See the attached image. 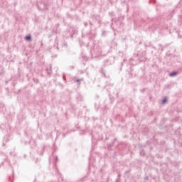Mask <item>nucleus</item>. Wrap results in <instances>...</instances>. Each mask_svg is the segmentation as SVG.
I'll list each match as a JSON object with an SVG mask.
<instances>
[{
    "label": "nucleus",
    "instance_id": "nucleus-1",
    "mask_svg": "<svg viewBox=\"0 0 182 182\" xmlns=\"http://www.w3.org/2000/svg\"><path fill=\"white\" fill-rule=\"evenodd\" d=\"M99 73L102 75V77H104V79H109L110 76L106 75V70H105V68H100Z\"/></svg>",
    "mask_w": 182,
    "mask_h": 182
},
{
    "label": "nucleus",
    "instance_id": "nucleus-2",
    "mask_svg": "<svg viewBox=\"0 0 182 182\" xmlns=\"http://www.w3.org/2000/svg\"><path fill=\"white\" fill-rule=\"evenodd\" d=\"M116 141H117V138H114L113 140L111 141V143L107 144V150H109V151H112V147H113L114 146V143H116Z\"/></svg>",
    "mask_w": 182,
    "mask_h": 182
},
{
    "label": "nucleus",
    "instance_id": "nucleus-3",
    "mask_svg": "<svg viewBox=\"0 0 182 182\" xmlns=\"http://www.w3.org/2000/svg\"><path fill=\"white\" fill-rule=\"evenodd\" d=\"M24 39H25L26 41H27V42H31V41H32V36H31V35H27V36L24 38Z\"/></svg>",
    "mask_w": 182,
    "mask_h": 182
},
{
    "label": "nucleus",
    "instance_id": "nucleus-4",
    "mask_svg": "<svg viewBox=\"0 0 182 182\" xmlns=\"http://www.w3.org/2000/svg\"><path fill=\"white\" fill-rule=\"evenodd\" d=\"M177 75H178V72L173 71L170 73L169 76H171V77H174V76H177Z\"/></svg>",
    "mask_w": 182,
    "mask_h": 182
},
{
    "label": "nucleus",
    "instance_id": "nucleus-5",
    "mask_svg": "<svg viewBox=\"0 0 182 182\" xmlns=\"http://www.w3.org/2000/svg\"><path fill=\"white\" fill-rule=\"evenodd\" d=\"M168 101L167 100V97H164L162 99V105H166Z\"/></svg>",
    "mask_w": 182,
    "mask_h": 182
},
{
    "label": "nucleus",
    "instance_id": "nucleus-6",
    "mask_svg": "<svg viewBox=\"0 0 182 182\" xmlns=\"http://www.w3.org/2000/svg\"><path fill=\"white\" fill-rule=\"evenodd\" d=\"M43 153H45V149L42 148L40 151V156H43Z\"/></svg>",
    "mask_w": 182,
    "mask_h": 182
},
{
    "label": "nucleus",
    "instance_id": "nucleus-7",
    "mask_svg": "<svg viewBox=\"0 0 182 182\" xmlns=\"http://www.w3.org/2000/svg\"><path fill=\"white\" fill-rule=\"evenodd\" d=\"M82 80H83V78L77 79L76 82L77 85H80V82H82Z\"/></svg>",
    "mask_w": 182,
    "mask_h": 182
},
{
    "label": "nucleus",
    "instance_id": "nucleus-8",
    "mask_svg": "<svg viewBox=\"0 0 182 182\" xmlns=\"http://www.w3.org/2000/svg\"><path fill=\"white\" fill-rule=\"evenodd\" d=\"M109 15L111 17H113V16H114V11H109Z\"/></svg>",
    "mask_w": 182,
    "mask_h": 182
},
{
    "label": "nucleus",
    "instance_id": "nucleus-9",
    "mask_svg": "<svg viewBox=\"0 0 182 182\" xmlns=\"http://www.w3.org/2000/svg\"><path fill=\"white\" fill-rule=\"evenodd\" d=\"M33 80L34 83H39V80H38V78H33Z\"/></svg>",
    "mask_w": 182,
    "mask_h": 182
},
{
    "label": "nucleus",
    "instance_id": "nucleus-10",
    "mask_svg": "<svg viewBox=\"0 0 182 182\" xmlns=\"http://www.w3.org/2000/svg\"><path fill=\"white\" fill-rule=\"evenodd\" d=\"M102 36H106V31L105 30L102 31Z\"/></svg>",
    "mask_w": 182,
    "mask_h": 182
},
{
    "label": "nucleus",
    "instance_id": "nucleus-11",
    "mask_svg": "<svg viewBox=\"0 0 182 182\" xmlns=\"http://www.w3.org/2000/svg\"><path fill=\"white\" fill-rule=\"evenodd\" d=\"M69 133H72V131H68L66 133L63 134V137H65V136H66V134H69Z\"/></svg>",
    "mask_w": 182,
    "mask_h": 182
},
{
    "label": "nucleus",
    "instance_id": "nucleus-12",
    "mask_svg": "<svg viewBox=\"0 0 182 182\" xmlns=\"http://www.w3.org/2000/svg\"><path fill=\"white\" fill-rule=\"evenodd\" d=\"M144 155H145V154H144V149L141 150V151H140V156H144Z\"/></svg>",
    "mask_w": 182,
    "mask_h": 182
},
{
    "label": "nucleus",
    "instance_id": "nucleus-13",
    "mask_svg": "<svg viewBox=\"0 0 182 182\" xmlns=\"http://www.w3.org/2000/svg\"><path fill=\"white\" fill-rule=\"evenodd\" d=\"M63 46H64V48H68V43L64 41V43L63 44Z\"/></svg>",
    "mask_w": 182,
    "mask_h": 182
},
{
    "label": "nucleus",
    "instance_id": "nucleus-14",
    "mask_svg": "<svg viewBox=\"0 0 182 182\" xmlns=\"http://www.w3.org/2000/svg\"><path fill=\"white\" fill-rule=\"evenodd\" d=\"M6 143H8L9 142V138H6V140H5Z\"/></svg>",
    "mask_w": 182,
    "mask_h": 182
},
{
    "label": "nucleus",
    "instance_id": "nucleus-15",
    "mask_svg": "<svg viewBox=\"0 0 182 182\" xmlns=\"http://www.w3.org/2000/svg\"><path fill=\"white\" fill-rule=\"evenodd\" d=\"M127 173H130V169H129V170H127V171H125V174H127Z\"/></svg>",
    "mask_w": 182,
    "mask_h": 182
},
{
    "label": "nucleus",
    "instance_id": "nucleus-16",
    "mask_svg": "<svg viewBox=\"0 0 182 182\" xmlns=\"http://www.w3.org/2000/svg\"><path fill=\"white\" fill-rule=\"evenodd\" d=\"M145 90H146V89H142L141 90V92H145Z\"/></svg>",
    "mask_w": 182,
    "mask_h": 182
},
{
    "label": "nucleus",
    "instance_id": "nucleus-17",
    "mask_svg": "<svg viewBox=\"0 0 182 182\" xmlns=\"http://www.w3.org/2000/svg\"><path fill=\"white\" fill-rule=\"evenodd\" d=\"M116 156H117V155L116 154V152H114V157H116Z\"/></svg>",
    "mask_w": 182,
    "mask_h": 182
},
{
    "label": "nucleus",
    "instance_id": "nucleus-18",
    "mask_svg": "<svg viewBox=\"0 0 182 182\" xmlns=\"http://www.w3.org/2000/svg\"><path fill=\"white\" fill-rule=\"evenodd\" d=\"M4 73V72H0V76H1V75Z\"/></svg>",
    "mask_w": 182,
    "mask_h": 182
},
{
    "label": "nucleus",
    "instance_id": "nucleus-19",
    "mask_svg": "<svg viewBox=\"0 0 182 182\" xmlns=\"http://www.w3.org/2000/svg\"><path fill=\"white\" fill-rule=\"evenodd\" d=\"M56 49H57V50H59V47L56 46Z\"/></svg>",
    "mask_w": 182,
    "mask_h": 182
},
{
    "label": "nucleus",
    "instance_id": "nucleus-20",
    "mask_svg": "<svg viewBox=\"0 0 182 182\" xmlns=\"http://www.w3.org/2000/svg\"><path fill=\"white\" fill-rule=\"evenodd\" d=\"M89 23H90V25H91V26L92 25V22H90V21H89Z\"/></svg>",
    "mask_w": 182,
    "mask_h": 182
},
{
    "label": "nucleus",
    "instance_id": "nucleus-21",
    "mask_svg": "<svg viewBox=\"0 0 182 182\" xmlns=\"http://www.w3.org/2000/svg\"><path fill=\"white\" fill-rule=\"evenodd\" d=\"M55 161H58V156L55 158Z\"/></svg>",
    "mask_w": 182,
    "mask_h": 182
},
{
    "label": "nucleus",
    "instance_id": "nucleus-22",
    "mask_svg": "<svg viewBox=\"0 0 182 182\" xmlns=\"http://www.w3.org/2000/svg\"><path fill=\"white\" fill-rule=\"evenodd\" d=\"M3 146H5V143L3 142Z\"/></svg>",
    "mask_w": 182,
    "mask_h": 182
},
{
    "label": "nucleus",
    "instance_id": "nucleus-23",
    "mask_svg": "<svg viewBox=\"0 0 182 182\" xmlns=\"http://www.w3.org/2000/svg\"><path fill=\"white\" fill-rule=\"evenodd\" d=\"M63 79H65V80H66V79L65 78V76H63Z\"/></svg>",
    "mask_w": 182,
    "mask_h": 182
},
{
    "label": "nucleus",
    "instance_id": "nucleus-24",
    "mask_svg": "<svg viewBox=\"0 0 182 182\" xmlns=\"http://www.w3.org/2000/svg\"><path fill=\"white\" fill-rule=\"evenodd\" d=\"M145 180H147V178H145Z\"/></svg>",
    "mask_w": 182,
    "mask_h": 182
},
{
    "label": "nucleus",
    "instance_id": "nucleus-25",
    "mask_svg": "<svg viewBox=\"0 0 182 182\" xmlns=\"http://www.w3.org/2000/svg\"><path fill=\"white\" fill-rule=\"evenodd\" d=\"M72 69H73V67H71Z\"/></svg>",
    "mask_w": 182,
    "mask_h": 182
}]
</instances>
